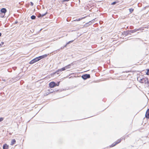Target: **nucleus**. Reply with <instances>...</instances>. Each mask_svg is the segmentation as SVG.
I'll return each instance as SVG.
<instances>
[{
  "mask_svg": "<svg viewBox=\"0 0 149 149\" xmlns=\"http://www.w3.org/2000/svg\"><path fill=\"white\" fill-rule=\"evenodd\" d=\"M145 117L147 119L149 118V109H148L146 111Z\"/></svg>",
  "mask_w": 149,
  "mask_h": 149,
  "instance_id": "423d86ee",
  "label": "nucleus"
},
{
  "mask_svg": "<svg viewBox=\"0 0 149 149\" xmlns=\"http://www.w3.org/2000/svg\"><path fill=\"white\" fill-rule=\"evenodd\" d=\"M146 74L147 75H149V69L147 70V72H146Z\"/></svg>",
  "mask_w": 149,
  "mask_h": 149,
  "instance_id": "a211bd4d",
  "label": "nucleus"
},
{
  "mask_svg": "<svg viewBox=\"0 0 149 149\" xmlns=\"http://www.w3.org/2000/svg\"><path fill=\"white\" fill-rule=\"evenodd\" d=\"M132 10V11H133V10Z\"/></svg>",
  "mask_w": 149,
  "mask_h": 149,
  "instance_id": "bb28decb",
  "label": "nucleus"
},
{
  "mask_svg": "<svg viewBox=\"0 0 149 149\" xmlns=\"http://www.w3.org/2000/svg\"><path fill=\"white\" fill-rule=\"evenodd\" d=\"M59 72H58L57 73H56L57 74H59Z\"/></svg>",
  "mask_w": 149,
  "mask_h": 149,
  "instance_id": "b1692460",
  "label": "nucleus"
},
{
  "mask_svg": "<svg viewBox=\"0 0 149 149\" xmlns=\"http://www.w3.org/2000/svg\"><path fill=\"white\" fill-rule=\"evenodd\" d=\"M70 66H71V65L70 64H69V65L65 66V68L66 70V69L70 68Z\"/></svg>",
  "mask_w": 149,
  "mask_h": 149,
  "instance_id": "ddd939ff",
  "label": "nucleus"
},
{
  "mask_svg": "<svg viewBox=\"0 0 149 149\" xmlns=\"http://www.w3.org/2000/svg\"><path fill=\"white\" fill-rule=\"evenodd\" d=\"M3 118H1V121L3 120Z\"/></svg>",
  "mask_w": 149,
  "mask_h": 149,
  "instance_id": "4be33fe9",
  "label": "nucleus"
},
{
  "mask_svg": "<svg viewBox=\"0 0 149 149\" xmlns=\"http://www.w3.org/2000/svg\"><path fill=\"white\" fill-rule=\"evenodd\" d=\"M36 16L34 15H32L31 16V18L32 19H34L36 18Z\"/></svg>",
  "mask_w": 149,
  "mask_h": 149,
  "instance_id": "f3484780",
  "label": "nucleus"
},
{
  "mask_svg": "<svg viewBox=\"0 0 149 149\" xmlns=\"http://www.w3.org/2000/svg\"><path fill=\"white\" fill-rule=\"evenodd\" d=\"M139 81L141 83L143 84H145L148 85L149 84V81L148 79L146 77H143L140 79Z\"/></svg>",
  "mask_w": 149,
  "mask_h": 149,
  "instance_id": "f257e3e1",
  "label": "nucleus"
},
{
  "mask_svg": "<svg viewBox=\"0 0 149 149\" xmlns=\"http://www.w3.org/2000/svg\"><path fill=\"white\" fill-rule=\"evenodd\" d=\"M34 61L35 62L38 61L40 60V59L39 58V57H36L33 59Z\"/></svg>",
  "mask_w": 149,
  "mask_h": 149,
  "instance_id": "9b49d317",
  "label": "nucleus"
},
{
  "mask_svg": "<svg viewBox=\"0 0 149 149\" xmlns=\"http://www.w3.org/2000/svg\"><path fill=\"white\" fill-rule=\"evenodd\" d=\"M48 55V54L47 55V54H44L43 55L39 56V58L40 59H40H42L45 58Z\"/></svg>",
  "mask_w": 149,
  "mask_h": 149,
  "instance_id": "6e6552de",
  "label": "nucleus"
},
{
  "mask_svg": "<svg viewBox=\"0 0 149 149\" xmlns=\"http://www.w3.org/2000/svg\"><path fill=\"white\" fill-rule=\"evenodd\" d=\"M56 83L53 81L50 82L49 84V86L51 88H53L56 86Z\"/></svg>",
  "mask_w": 149,
  "mask_h": 149,
  "instance_id": "7ed1b4c3",
  "label": "nucleus"
},
{
  "mask_svg": "<svg viewBox=\"0 0 149 149\" xmlns=\"http://www.w3.org/2000/svg\"><path fill=\"white\" fill-rule=\"evenodd\" d=\"M68 0H66V1H68Z\"/></svg>",
  "mask_w": 149,
  "mask_h": 149,
  "instance_id": "a878e982",
  "label": "nucleus"
},
{
  "mask_svg": "<svg viewBox=\"0 0 149 149\" xmlns=\"http://www.w3.org/2000/svg\"><path fill=\"white\" fill-rule=\"evenodd\" d=\"M35 63V62L34 61L33 59L30 62L29 64H32Z\"/></svg>",
  "mask_w": 149,
  "mask_h": 149,
  "instance_id": "2eb2a0df",
  "label": "nucleus"
},
{
  "mask_svg": "<svg viewBox=\"0 0 149 149\" xmlns=\"http://www.w3.org/2000/svg\"><path fill=\"white\" fill-rule=\"evenodd\" d=\"M47 13V12H46L45 13H42V12H41L40 13V16H41L42 17H43Z\"/></svg>",
  "mask_w": 149,
  "mask_h": 149,
  "instance_id": "4468645a",
  "label": "nucleus"
},
{
  "mask_svg": "<svg viewBox=\"0 0 149 149\" xmlns=\"http://www.w3.org/2000/svg\"><path fill=\"white\" fill-rule=\"evenodd\" d=\"M60 81L58 82L57 84H56V86H58L59 85Z\"/></svg>",
  "mask_w": 149,
  "mask_h": 149,
  "instance_id": "6ab92c4d",
  "label": "nucleus"
},
{
  "mask_svg": "<svg viewBox=\"0 0 149 149\" xmlns=\"http://www.w3.org/2000/svg\"><path fill=\"white\" fill-rule=\"evenodd\" d=\"M6 12V10H1V17H3Z\"/></svg>",
  "mask_w": 149,
  "mask_h": 149,
  "instance_id": "39448f33",
  "label": "nucleus"
},
{
  "mask_svg": "<svg viewBox=\"0 0 149 149\" xmlns=\"http://www.w3.org/2000/svg\"><path fill=\"white\" fill-rule=\"evenodd\" d=\"M140 29H134V30H132V31L133 32H134L140 30Z\"/></svg>",
  "mask_w": 149,
  "mask_h": 149,
  "instance_id": "dca6fc26",
  "label": "nucleus"
},
{
  "mask_svg": "<svg viewBox=\"0 0 149 149\" xmlns=\"http://www.w3.org/2000/svg\"><path fill=\"white\" fill-rule=\"evenodd\" d=\"M30 3H31V6H33V3L32 2H31Z\"/></svg>",
  "mask_w": 149,
  "mask_h": 149,
  "instance_id": "aec40b11",
  "label": "nucleus"
},
{
  "mask_svg": "<svg viewBox=\"0 0 149 149\" xmlns=\"http://www.w3.org/2000/svg\"><path fill=\"white\" fill-rule=\"evenodd\" d=\"M1 9H6L5 8H1Z\"/></svg>",
  "mask_w": 149,
  "mask_h": 149,
  "instance_id": "5701e85b",
  "label": "nucleus"
},
{
  "mask_svg": "<svg viewBox=\"0 0 149 149\" xmlns=\"http://www.w3.org/2000/svg\"><path fill=\"white\" fill-rule=\"evenodd\" d=\"M9 146L7 144H6L3 145V149H8Z\"/></svg>",
  "mask_w": 149,
  "mask_h": 149,
  "instance_id": "1a4fd4ad",
  "label": "nucleus"
},
{
  "mask_svg": "<svg viewBox=\"0 0 149 149\" xmlns=\"http://www.w3.org/2000/svg\"><path fill=\"white\" fill-rule=\"evenodd\" d=\"M65 70H66V69L65 67H64L61 69H58L56 71L55 73H57L58 72H62V71Z\"/></svg>",
  "mask_w": 149,
  "mask_h": 149,
  "instance_id": "0eeeda50",
  "label": "nucleus"
},
{
  "mask_svg": "<svg viewBox=\"0 0 149 149\" xmlns=\"http://www.w3.org/2000/svg\"><path fill=\"white\" fill-rule=\"evenodd\" d=\"M116 3V2H113V3H111V4L112 5H114V4H115Z\"/></svg>",
  "mask_w": 149,
  "mask_h": 149,
  "instance_id": "412c9836",
  "label": "nucleus"
},
{
  "mask_svg": "<svg viewBox=\"0 0 149 149\" xmlns=\"http://www.w3.org/2000/svg\"><path fill=\"white\" fill-rule=\"evenodd\" d=\"M129 9L130 10V9H131V8H130Z\"/></svg>",
  "mask_w": 149,
  "mask_h": 149,
  "instance_id": "393cba45",
  "label": "nucleus"
},
{
  "mask_svg": "<svg viewBox=\"0 0 149 149\" xmlns=\"http://www.w3.org/2000/svg\"><path fill=\"white\" fill-rule=\"evenodd\" d=\"M16 142V141L15 139H13L11 141V145H13Z\"/></svg>",
  "mask_w": 149,
  "mask_h": 149,
  "instance_id": "9d476101",
  "label": "nucleus"
},
{
  "mask_svg": "<svg viewBox=\"0 0 149 149\" xmlns=\"http://www.w3.org/2000/svg\"><path fill=\"white\" fill-rule=\"evenodd\" d=\"M86 17H83L81 18H79V19H76L75 20H74V21H80V20H82L83 19H84V18H85L86 17Z\"/></svg>",
  "mask_w": 149,
  "mask_h": 149,
  "instance_id": "f8f14e48",
  "label": "nucleus"
},
{
  "mask_svg": "<svg viewBox=\"0 0 149 149\" xmlns=\"http://www.w3.org/2000/svg\"><path fill=\"white\" fill-rule=\"evenodd\" d=\"M122 139L121 138L118 139L117 141H116L115 142H114L112 144H111L110 146V147H113L114 146H115L116 145H117V144L120 143L122 141Z\"/></svg>",
  "mask_w": 149,
  "mask_h": 149,
  "instance_id": "f03ea898",
  "label": "nucleus"
},
{
  "mask_svg": "<svg viewBox=\"0 0 149 149\" xmlns=\"http://www.w3.org/2000/svg\"><path fill=\"white\" fill-rule=\"evenodd\" d=\"M82 77L84 79H86L90 77V76L89 74H85L82 76Z\"/></svg>",
  "mask_w": 149,
  "mask_h": 149,
  "instance_id": "20e7f679",
  "label": "nucleus"
}]
</instances>
